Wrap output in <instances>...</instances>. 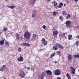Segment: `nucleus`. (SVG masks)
I'll return each mask as SVG.
<instances>
[{"instance_id": "obj_1", "label": "nucleus", "mask_w": 79, "mask_h": 79, "mask_svg": "<svg viewBox=\"0 0 79 79\" xmlns=\"http://www.w3.org/2000/svg\"><path fill=\"white\" fill-rule=\"evenodd\" d=\"M24 36L26 39H29L31 38V34L28 31H27L24 34Z\"/></svg>"}, {"instance_id": "obj_2", "label": "nucleus", "mask_w": 79, "mask_h": 79, "mask_svg": "<svg viewBox=\"0 0 79 79\" xmlns=\"http://www.w3.org/2000/svg\"><path fill=\"white\" fill-rule=\"evenodd\" d=\"M61 73V71L58 69H56L54 71V74L56 76H60Z\"/></svg>"}, {"instance_id": "obj_3", "label": "nucleus", "mask_w": 79, "mask_h": 79, "mask_svg": "<svg viewBox=\"0 0 79 79\" xmlns=\"http://www.w3.org/2000/svg\"><path fill=\"white\" fill-rule=\"evenodd\" d=\"M71 24V22L69 20L65 22L66 26H67V27H70Z\"/></svg>"}, {"instance_id": "obj_4", "label": "nucleus", "mask_w": 79, "mask_h": 79, "mask_svg": "<svg viewBox=\"0 0 79 79\" xmlns=\"http://www.w3.org/2000/svg\"><path fill=\"white\" fill-rule=\"evenodd\" d=\"M70 69L71 70L72 74H75V73H76V69H74L72 66L70 67Z\"/></svg>"}, {"instance_id": "obj_5", "label": "nucleus", "mask_w": 79, "mask_h": 79, "mask_svg": "<svg viewBox=\"0 0 79 79\" xmlns=\"http://www.w3.org/2000/svg\"><path fill=\"white\" fill-rule=\"evenodd\" d=\"M17 60L18 61L21 62V61H23L24 60V58L23 56H20L19 57H18Z\"/></svg>"}, {"instance_id": "obj_6", "label": "nucleus", "mask_w": 79, "mask_h": 79, "mask_svg": "<svg viewBox=\"0 0 79 79\" xmlns=\"http://www.w3.org/2000/svg\"><path fill=\"white\" fill-rule=\"evenodd\" d=\"M19 76L21 78H24L25 76H26V73H24L23 74L20 73H19Z\"/></svg>"}, {"instance_id": "obj_7", "label": "nucleus", "mask_w": 79, "mask_h": 79, "mask_svg": "<svg viewBox=\"0 0 79 79\" xmlns=\"http://www.w3.org/2000/svg\"><path fill=\"white\" fill-rule=\"evenodd\" d=\"M5 68H6V65H2V67H1L0 69V71L3 72L4 71Z\"/></svg>"}, {"instance_id": "obj_8", "label": "nucleus", "mask_w": 79, "mask_h": 79, "mask_svg": "<svg viewBox=\"0 0 79 79\" xmlns=\"http://www.w3.org/2000/svg\"><path fill=\"white\" fill-rule=\"evenodd\" d=\"M73 58V56L71 55V54H69L68 56V59L69 60H72Z\"/></svg>"}, {"instance_id": "obj_9", "label": "nucleus", "mask_w": 79, "mask_h": 79, "mask_svg": "<svg viewBox=\"0 0 79 79\" xmlns=\"http://www.w3.org/2000/svg\"><path fill=\"white\" fill-rule=\"evenodd\" d=\"M46 73H47V75H51L52 74V71L48 70H47L46 71Z\"/></svg>"}, {"instance_id": "obj_10", "label": "nucleus", "mask_w": 79, "mask_h": 79, "mask_svg": "<svg viewBox=\"0 0 79 79\" xmlns=\"http://www.w3.org/2000/svg\"><path fill=\"white\" fill-rule=\"evenodd\" d=\"M22 45H23L24 46H28V47H29L31 46V44H28L27 43H23L22 44Z\"/></svg>"}, {"instance_id": "obj_11", "label": "nucleus", "mask_w": 79, "mask_h": 79, "mask_svg": "<svg viewBox=\"0 0 79 79\" xmlns=\"http://www.w3.org/2000/svg\"><path fill=\"white\" fill-rule=\"evenodd\" d=\"M6 7L11 8V9H14L16 7V6H7Z\"/></svg>"}, {"instance_id": "obj_12", "label": "nucleus", "mask_w": 79, "mask_h": 79, "mask_svg": "<svg viewBox=\"0 0 79 79\" xmlns=\"http://www.w3.org/2000/svg\"><path fill=\"white\" fill-rule=\"evenodd\" d=\"M53 34L54 35H58V31H54L53 32Z\"/></svg>"}, {"instance_id": "obj_13", "label": "nucleus", "mask_w": 79, "mask_h": 79, "mask_svg": "<svg viewBox=\"0 0 79 79\" xmlns=\"http://www.w3.org/2000/svg\"><path fill=\"white\" fill-rule=\"evenodd\" d=\"M66 76L67 77L68 79H71V75L67 73Z\"/></svg>"}, {"instance_id": "obj_14", "label": "nucleus", "mask_w": 79, "mask_h": 79, "mask_svg": "<svg viewBox=\"0 0 79 79\" xmlns=\"http://www.w3.org/2000/svg\"><path fill=\"white\" fill-rule=\"evenodd\" d=\"M71 18V15L69 14H68L65 17V18L66 19H68Z\"/></svg>"}, {"instance_id": "obj_15", "label": "nucleus", "mask_w": 79, "mask_h": 79, "mask_svg": "<svg viewBox=\"0 0 79 79\" xmlns=\"http://www.w3.org/2000/svg\"><path fill=\"white\" fill-rule=\"evenodd\" d=\"M54 6L56 9L58 8V6H57V2H54Z\"/></svg>"}, {"instance_id": "obj_16", "label": "nucleus", "mask_w": 79, "mask_h": 79, "mask_svg": "<svg viewBox=\"0 0 79 79\" xmlns=\"http://www.w3.org/2000/svg\"><path fill=\"white\" fill-rule=\"evenodd\" d=\"M62 14L63 16H66L68 14L66 11H63L62 12Z\"/></svg>"}, {"instance_id": "obj_17", "label": "nucleus", "mask_w": 79, "mask_h": 79, "mask_svg": "<svg viewBox=\"0 0 79 79\" xmlns=\"http://www.w3.org/2000/svg\"><path fill=\"white\" fill-rule=\"evenodd\" d=\"M5 41H4V40H2L0 41V44L1 45H3Z\"/></svg>"}, {"instance_id": "obj_18", "label": "nucleus", "mask_w": 79, "mask_h": 79, "mask_svg": "<svg viewBox=\"0 0 79 79\" xmlns=\"http://www.w3.org/2000/svg\"><path fill=\"white\" fill-rule=\"evenodd\" d=\"M74 58H79V53L77 54V55L75 54L73 56Z\"/></svg>"}, {"instance_id": "obj_19", "label": "nucleus", "mask_w": 79, "mask_h": 79, "mask_svg": "<svg viewBox=\"0 0 79 79\" xmlns=\"http://www.w3.org/2000/svg\"><path fill=\"white\" fill-rule=\"evenodd\" d=\"M46 75V72H43L42 73H41L40 75H41V76L43 77H44V76H45V75Z\"/></svg>"}, {"instance_id": "obj_20", "label": "nucleus", "mask_w": 79, "mask_h": 79, "mask_svg": "<svg viewBox=\"0 0 79 79\" xmlns=\"http://www.w3.org/2000/svg\"><path fill=\"white\" fill-rule=\"evenodd\" d=\"M15 36L16 37V39L17 40H19V34L17 33L15 34Z\"/></svg>"}, {"instance_id": "obj_21", "label": "nucleus", "mask_w": 79, "mask_h": 79, "mask_svg": "<svg viewBox=\"0 0 79 79\" xmlns=\"http://www.w3.org/2000/svg\"><path fill=\"white\" fill-rule=\"evenodd\" d=\"M68 39L69 40H71L72 39V35H68Z\"/></svg>"}, {"instance_id": "obj_22", "label": "nucleus", "mask_w": 79, "mask_h": 79, "mask_svg": "<svg viewBox=\"0 0 79 79\" xmlns=\"http://www.w3.org/2000/svg\"><path fill=\"white\" fill-rule=\"evenodd\" d=\"M53 48L54 50H58V47H57V46H53Z\"/></svg>"}, {"instance_id": "obj_23", "label": "nucleus", "mask_w": 79, "mask_h": 79, "mask_svg": "<svg viewBox=\"0 0 79 79\" xmlns=\"http://www.w3.org/2000/svg\"><path fill=\"white\" fill-rule=\"evenodd\" d=\"M59 47L60 49H63L64 48V47L61 44H60Z\"/></svg>"}, {"instance_id": "obj_24", "label": "nucleus", "mask_w": 79, "mask_h": 79, "mask_svg": "<svg viewBox=\"0 0 79 79\" xmlns=\"http://www.w3.org/2000/svg\"><path fill=\"white\" fill-rule=\"evenodd\" d=\"M63 6V3L62 2H60V5L58 6V7L59 8H62Z\"/></svg>"}, {"instance_id": "obj_25", "label": "nucleus", "mask_w": 79, "mask_h": 79, "mask_svg": "<svg viewBox=\"0 0 79 79\" xmlns=\"http://www.w3.org/2000/svg\"><path fill=\"white\" fill-rule=\"evenodd\" d=\"M31 1L33 2L32 3V5H34L35 4V2H37V0H31Z\"/></svg>"}, {"instance_id": "obj_26", "label": "nucleus", "mask_w": 79, "mask_h": 79, "mask_svg": "<svg viewBox=\"0 0 79 79\" xmlns=\"http://www.w3.org/2000/svg\"><path fill=\"white\" fill-rule=\"evenodd\" d=\"M56 55L55 52H54L51 55V58H52L53 56H54Z\"/></svg>"}, {"instance_id": "obj_27", "label": "nucleus", "mask_w": 79, "mask_h": 79, "mask_svg": "<svg viewBox=\"0 0 79 79\" xmlns=\"http://www.w3.org/2000/svg\"><path fill=\"white\" fill-rule=\"evenodd\" d=\"M65 37V34H60V37Z\"/></svg>"}, {"instance_id": "obj_28", "label": "nucleus", "mask_w": 79, "mask_h": 79, "mask_svg": "<svg viewBox=\"0 0 79 79\" xmlns=\"http://www.w3.org/2000/svg\"><path fill=\"white\" fill-rule=\"evenodd\" d=\"M44 42V43L43 44L44 45V46H46V45H47V44L48 43V42H47V41H46Z\"/></svg>"}, {"instance_id": "obj_29", "label": "nucleus", "mask_w": 79, "mask_h": 79, "mask_svg": "<svg viewBox=\"0 0 79 79\" xmlns=\"http://www.w3.org/2000/svg\"><path fill=\"white\" fill-rule=\"evenodd\" d=\"M38 79H44V77H42L41 75H40L38 78Z\"/></svg>"}, {"instance_id": "obj_30", "label": "nucleus", "mask_w": 79, "mask_h": 79, "mask_svg": "<svg viewBox=\"0 0 79 79\" xmlns=\"http://www.w3.org/2000/svg\"><path fill=\"white\" fill-rule=\"evenodd\" d=\"M57 14H58V13L56 12H54L53 13V15L55 16L56 15H57Z\"/></svg>"}, {"instance_id": "obj_31", "label": "nucleus", "mask_w": 79, "mask_h": 79, "mask_svg": "<svg viewBox=\"0 0 79 79\" xmlns=\"http://www.w3.org/2000/svg\"><path fill=\"white\" fill-rule=\"evenodd\" d=\"M59 19L60 20V21H63V17H62V16H60Z\"/></svg>"}, {"instance_id": "obj_32", "label": "nucleus", "mask_w": 79, "mask_h": 79, "mask_svg": "<svg viewBox=\"0 0 79 79\" xmlns=\"http://www.w3.org/2000/svg\"><path fill=\"white\" fill-rule=\"evenodd\" d=\"M60 45V44L59 43H56L55 44V45L56 46H57V47H59Z\"/></svg>"}, {"instance_id": "obj_33", "label": "nucleus", "mask_w": 79, "mask_h": 79, "mask_svg": "<svg viewBox=\"0 0 79 79\" xmlns=\"http://www.w3.org/2000/svg\"><path fill=\"white\" fill-rule=\"evenodd\" d=\"M5 45H6L7 46H9V44H10V43L8 42H6L5 43Z\"/></svg>"}, {"instance_id": "obj_34", "label": "nucleus", "mask_w": 79, "mask_h": 79, "mask_svg": "<svg viewBox=\"0 0 79 79\" xmlns=\"http://www.w3.org/2000/svg\"><path fill=\"white\" fill-rule=\"evenodd\" d=\"M37 37V35L35 34H34L33 35V37L34 39H35Z\"/></svg>"}, {"instance_id": "obj_35", "label": "nucleus", "mask_w": 79, "mask_h": 79, "mask_svg": "<svg viewBox=\"0 0 79 79\" xmlns=\"http://www.w3.org/2000/svg\"><path fill=\"white\" fill-rule=\"evenodd\" d=\"M21 50H22V49L21 48H18V52H21Z\"/></svg>"}, {"instance_id": "obj_36", "label": "nucleus", "mask_w": 79, "mask_h": 79, "mask_svg": "<svg viewBox=\"0 0 79 79\" xmlns=\"http://www.w3.org/2000/svg\"><path fill=\"white\" fill-rule=\"evenodd\" d=\"M32 18H35V14H32Z\"/></svg>"}, {"instance_id": "obj_37", "label": "nucleus", "mask_w": 79, "mask_h": 79, "mask_svg": "<svg viewBox=\"0 0 79 79\" xmlns=\"http://www.w3.org/2000/svg\"><path fill=\"white\" fill-rule=\"evenodd\" d=\"M79 44V42L78 41H77L76 44V46H78V44Z\"/></svg>"}, {"instance_id": "obj_38", "label": "nucleus", "mask_w": 79, "mask_h": 79, "mask_svg": "<svg viewBox=\"0 0 79 79\" xmlns=\"http://www.w3.org/2000/svg\"><path fill=\"white\" fill-rule=\"evenodd\" d=\"M3 31L4 32H6V31H7V28H5L3 29Z\"/></svg>"}, {"instance_id": "obj_39", "label": "nucleus", "mask_w": 79, "mask_h": 79, "mask_svg": "<svg viewBox=\"0 0 79 79\" xmlns=\"http://www.w3.org/2000/svg\"><path fill=\"white\" fill-rule=\"evenodd\" d=\"M42 41L43 42H45V38H43L42 39Z\"/></svg>"}, {"instance_id": "obj_40", "label": "nucleus", "mask_w": 79, "mask_h": 79, "mask_svg": "<svg viewBox=\"0 0 79 79\" xmlns=\"http://www.w3.org/2000/svg\"><path fill=\"white\" fill-rule=\"evenodd\" d=\"M56 53H57V55H60V52L57 51L56 52Z\"/></svg>"}, {"instance_id": "obj_41", "label": "nucleus", "mask_w": 79, "mask_h": 79, "mask_svg": "<svg viewBox=\"0 0 79 79\" xmlns=\"http://www.w3.org/2000/svg\"><path fill=\"white\" fill-rule=\"evenodd\" d=\"M42 27L43 28V29H45L46 28V26L45 25H43L42 26Z\"/></svg>"}, {"instance_id": "obj_42", "label": "nucleus", "mask_w": 79, "mask_h": 79, "mask_svg": "<svg viewBox=\"0 0 79 79\" xmlns=\"http://www.w3.org/2000/svg\"><path fill=\"white\" fill-rule=\"evenodd\" d=\"M36 12V11L35 10H33V13H35Z\"/></svg>"}, {"instance_id": "obj_43", "label": "nucleus", "mask_w": 79, "mask_h": 79, "mask_svg": "<svg viewBox=\"0 0 79 79\" xmlns=\"http://www.w3.org/2000/svg\"><path fill=\"white\" fill-rule=\"evenodd\" d=\"M73 64H75V63H76V61H75V60H74L73 61Z\"/></svg>"}, {"instance_id": "obj_44", "label": "nucleus", "mask_w": 79, "mask_h": 79, "mask_svg": "<svg viewBox=\"0 0 79 79\" xmlns=\"http://www.w3.org/2000/svg\"><path fill=\"white\" fill-rule=\"evenodd\" d=\"M74 1L77 2H78V1H79V0H74Z\"/></svg>"}, {"instance_id": "obj_45", "label": "nucleus", "mask_w": 79, "mask_h": 79, "mask_svg": "<svg viewBox=\"0 0 79 79\" xmlns=\"http://www.w3.org/2000/svg\"><path fill=\"white\" fill-rule=\"evenodd\" d=\"M57 79H60V77H57Z\"/></svg>"}, {"instance_id": "obj_46", "label": "nucleus", "mask_w": 79, "mask_h": 79, "mask_svg": "<svg viewBox=\"0 0 79 79\" xmlns=\"http://www.w3.org/2000/svg\"><path fill=\"white\" fill-rule=\"evenodd\" d=\"M77 29H78V28H79V26H77Z\"/></svg>"}, {"instance_id": "obj_47", "label": "nucleus", "mask_w": 79, "mask_h": 79, "mask_svg": "<svg viewBox=\"0 0 79 79\" xmlns=\"http://www.w3.org/2000/svg\"><path fill=\"white\" fill-rule=\"evenodd\" d=\"M48 60L47 59L46 60V62H48Z\"/></svg>"}, {"instance_id": "obj_48", "label": "nucleus", "mask_w": 79, "mask_h": 79, "mask_svg": "<svg viewBox=\"0 0 79 79\" xmlns=\"http://www.w3.org/2000/svg\"><path fill=\"white\" fill-rule=\"evenodd\" d=\"M67 2L68 3H69V1H67Z\"/></svg>"}, {"instance_id": "obj_49", "label": "nucleus", "mask_w": 79, "mask_h": 79, "mask_svg": "<svg viewBox=\"0 0 79 79\" xmlns=\"http://www.w3.org/2000/svg\"><path fill=\"white\" fill-rule=\"evenodd\" d=\"M77 37L78 39H79V35H78Z\"/></svg>"}, {"instance_id": "obj_50", "label": "nucleus", "mask_w": 79, "mask_h": 79, "mask_svg": "<svg viewBox=\"0 0 79 79\" xmlns=\"http://www.w3.org/2000/svg\"><path fill=\"white\" fill-rule=\"evenodd\" d=\"M57 63V62L56 61H55V63H56H56Z\"/></svg>"}, {"instance_id": "obj_51", "label": "nucleus", "mask_w": 79, "mask_h": 79, "mask_svg": "<svg viewBox=\"0 0 79 79\" xmlns=\"http://www.w3.org/2000/svg\"><path fill=\"white\" fill-rule=\"evenodd\" d=\"M64 6H66V4H64Z\"/></svg>"}, {"instance_id": "obj_52", "label": "nucleus", "mask_w": 79, "mask_h": 79, "mask_svg": "<svg viewBox=\"0 0 79 79\" xmlns=\"http://www.w3.org/2000/svg\"><path fill=\"white\" fill-rule=\"evenodd\" d=\"M27 69H30V68H28Z\"/></svg>"}, {"instance_id": "obj_53", "label": "nucleus", "mask_w": 79, "mask_h": 79, "mask_svg": "<svg viewBox=\"0 0 79 79\" xmlns=\"http://www.w3.org/2000/svg\"><path fill=\"white\" fill-rule=\"evenodd\" d=\"M2 34V32H0V35H1Z\"/></svg>"}, {"instance_id": "obj_54", "label": "nucleus", "mask_w": 79, "mask_h": 79, "mask_svg": "<svg viewBox=\"0 0 79 79\" xmlns=\"http://www.w3.org/2000/svg\"><path fill=\"white\" fill-rule=\"evenodd\" d=\"M49 2H50L51 1V0H48Z\"/></svg>"}, {"instance_id": "obj_55", "label": "nucleus", "mask_w": 79, "mask_h": 79, "mask_svg": "<svg viewBox=\"0 0 79 79\" xmlns=\"http://www.w3.org/2000/svg\"><path fill=\"white\" fill-rule=\"evenodd\" d=\"M75 79H77L76 78H75Z\"/></svg>"}]
</instances>
